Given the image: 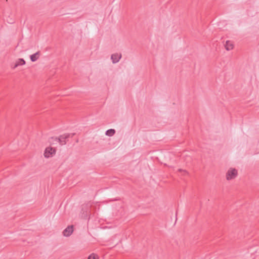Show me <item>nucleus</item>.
Returning a JSON list of instances; mask_svg holds the SVG:
<instances>
[{
    "instance_id": "14",
    "label": "nucleus",
    "mask_w": 259,
    "mask_h": 259,
    "mask_svg": "<svg viewBox=\"0 0 259 259\" xmlns=\"http://www.w3.org/2000/svg\"><path fill=\"white\" fill-rule=\"evenodd\" d=\"M8 22H9V23L12 24V23H14V21H13V20H12V21H8Z\"/></svg>"
},
{
    "instance_id": "5",
    "label": "nucleus",
    "mask_w": 259,
    "mask_h": 259,
    "mask_svg": "<svg viewBox=\"0 0 259 259\" xmlns=\"http://www.w3.org/2000/svg\"><path fill=\"white\" fill-rule=\"evenodd\" d=\"M73 232V226H68L63 231V234L65 237L70 236Z\"/></svg>"
},
{
    "instance_id": "13",
    "label": "nucleus",
    "mask_w": 259,
    "mask_h": 259,
    "mask_svg": "<svg viewBox=\"0 0 259 259\" xmlns=\"http://www.w3.org/2000/svg\"><path fill=\"white\" fill-rule=\"evenodd\" d=\"M18 66H19V64H18V62H16V64H15V65L14 66V67H13V68L15 69L16 67H17Z\"/></svg>"
},
{
    "instance_id": "6",
    "label": "nucleus",
    "mask_w": 259,
    "mask_h": 259,
    "mask_svg": "<svg viewBox=\"0 0 259 259\" xmlns=\"http://www.w3.org/2000/svg\"><path fill=\"white\" fill-rule=\"evenodd\" d=\"M121 58V54L118 53L113 54L111 56L112 63L114 64L118 62Z\"/></svg>"
},
{
    "instance_id": "15",
    "label": "nucleus",
    "mask_w": 259,
    "mask_h": 259,
    "mask_svg": "<svg viewBox=\"0 0 259 259\" xmlns=\"http://www.w3.org/2000/svg\"><path fill=\"white\" fill-rule=\"evenodd\" d=\"M54 142V144H55V143H57L55 140H53Z\"/></svg>"
},
{
    "instance_id": "12",
    "label": "nucleus",
    "mask_w": 259,
    "mask_h": 259,
    "mask_svg": "<svg viewBox=\"0 0 259 259\" xmlns=\"http://www.w3.org/2000/svg\"><path fill=\"white\" fill-rule=\"evenodd\" d=\"M178 171H180V172H183V175H184L188 174V172H187V171L186 170H183L182 169H179Z\"/></svg>"
},
{
    "instance_id": "3",
    "label": "nucleus",
    "mask_w": 259,
    "mask_h": 259,
    "mask_svg": "<svg viewBox=\"0 0 259 259\" xmlns=\"http://www.w3.org/2000/svg\"><path fill=\"white\" fill-rule=\"evenodd\" d=\"M238 175L237 170L234 168H230L226 175V179L230 181L234 179Z\"/></svg>"
},
{
    "instance_id": "9",
    "label": "nucleus",
    "mask_w": 259,
    "mask_h": 259,
    "mask_svg": "<svg viewBox=\"0 0 259 259\" xmlns=\"http://www.w3.org/2000/svg\"><path fill=\"white\" fill-rule=\"evenodd\" d=\"M115 131L114 129H109L106 131L105 134L106 136L111 137L114 135Z\"/></svg>"
},
{
    "instance_id": "7",
    "label": "nucleus",
    "mask_w": 259,
    "mask_h": 259,
    "mask_svg": "<svg viewBox=\"0 0 259 259\" xmlns=\"http://www.w3.org/2000/svg\"><path fill=\"white\" fill-rule=\"evenodd\" d=\"M225 47L227 51H230L233 49L234 45L231 41L227 40L225 45Z\"/></svg>"
},
{
    "instance_id": "4",
    "label": "nucleus",
    "mask_w": 259,
    "mask_h": 259,
    "mask_svg": "<svg viewBox=\"0 0 259 259\" xmlns=\"http://www.w3.org/2000/svg\"><path fill=\"white\" fill-rule=\"evenodd\" d=\"M56 152V150L55 148L48 147L46 148L44 155L46 158H49L55 155Z\"/></svg>"
},
{
    "instance_id": "10",
    "label": "nucleus",
    "mask_w": 259,
    "mask_h": 259,
    "mask_svg": "<svg viewBox=\"0 0 259 259\" xmlns=\"http://www.w3.org/2000/svg\"><path fill=\"white\" fill-rule=\"evenodd\" d=\"M16 62H18L19 66L25 64V61L23 59H19Z\"/></svg>"
},
{
    "instance_id": "11",
    "label": "nucleus",
    "mask_w": 259,
    "mask_h": 259,
    "mask_svg": "<svg viewBox=\"0 0 259 259\" xmlns=\"http://www.w3.org/2000/svg\"><path fill=\"white\" fill-rule=\"evenodd\" d=\"M88 259H98V256L97 255L92 253L88 257Z\"/></svg>"
},
{
    "instance_id": "2",
    "label": "nucleus",
    "mask_w": 259,
    "mask_h": 259,
    "mask_svg": "<svg viewBox=\"0 0 259 259\" xmlns=\"http://www.w3.org/2000/svg\"><path fill=\"white\" fill-rule=\"evenodd\" d=\"M92 204L90 203L84 204L81 206V217L83 219H87L90 213V208Z\"/></svg>"
},
{
    "instance_id": "8",
    "label": "nucleus",
    "mask_w": 259,
    "mask_h": 259,
    "mask_svg": "<svg viewBox=\"0 0 259 259\" xmlns=\"http://www.w3.org/2000/svg\"><path fill=\"white\" fill-rule=\"evenodd\" d=\"M39 52L38 51L36 53L30 55V58L32 62L36 61L39 58Z\"/></svg>"
},
{
    "instance_id": "1",
    "label": "nucleus",
    "mask_w": 259,
    "mask_h": 259,
    "mask_svg": "<svg viewBox=\"0 0 259 259\" xmlns=\"http://www.w3.org/2000/svg\"><path fill=\"white\" fill-rule=\"evenodd\" d=\"M75 135V133H67L64 134L63 135H60L59 137H51L50 138L49 142V143L53 145L54 144V142L53 140H55L57 142L59 143L60 145L62 146L64 145L67 143V139H68L70 137H73Z\"/></svg>"
}]
</instances>
